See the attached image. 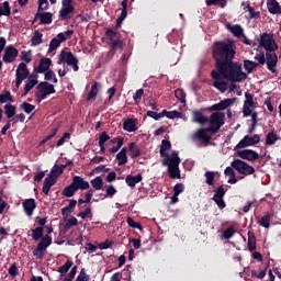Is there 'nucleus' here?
I'll return each mask as SVG.
<instances>
[{
    "label": "nucleus",
    "mask_w": 281,
    "mask_h": 281,
    "mask_svg": "<svg viewBox=\"0 0 281 281\" xmlns=\"http://www.w3.org/2000/svg\"><path fill=\"white\" fill-rule=\"evenodd\" d=\"M105 36L111 42L112 47H117L119 49H122V40H120V32L109 29L105 32Z\"/></svg>",
    "instance_id": "nucleus-16"
},
{
    "label": "nucleus",
    "mask_w": 281,
    "mask_h": 281,
    "mask_svg": "<svg viewBox=\"0 0 281 281\" xmlns=\"http://www.w3.org/2000/svg\"><path fill=\"white\" fill-rule=\"evenodd\" d=\"M143 179H144V177L140 173H138L136 176L128 175L125 178V183L128 186V188H135L137 186V183H142Z\"/></svg>",
    "instance_id": "nucleus-23"
},
{
    "label": "nucleus",
    "mask_w": 281,
    "mask_h": 281,
    "mask_svg": "<svg viewBox=\"0 0 281 281\" xmlns=\"http://www.w3.org/2000/svg\"><path fill=\"white\" fill-rule=\"evenodd\" d=\"M206 5H221V8H225V5H227V1H225V0H206Z\"/></svg>",
    "instance_id": "nucleus-56"
},
{
    "label": "nucleus",
    "mask_w": 281,
    "mask_h": 281,
    "mask_svg": "<svg viewBox=\"0 0 281 281\" xmlns=\"http://www.w3.org/2000/svg\"><path fill=\"white\" fill-rule=\"evenodd\" d=\"M266 58H267V56H265V52H262V50H259V52L255 55V60H257V63H258L259 65H265Z\"/></svg>",
    "instance_id": "nucleus-53"
},
{
    "label": "nucleus",
    "mask_w": 281,
    "mask_h": 281,
    "mask_svg": "<svg viewBox=\"0 0 281 281\" xmlns=\"http://www.w3.org/2000/svg\"><path fill=\"white\" fill-rule=\"evenodd\" d=\"M23 210L26 214V216H32L34 214V210H36V200L34 199H26L22 203Z\"/></svg>",
    "instance_id": "nucleus-22"
},
{
    "label": "nucleus",
    "mask_w": 281,
    "mask_h": 281,
    "mask_svg": "<svg viewBox=\"0 0 281 281\" xmlns=\"http://www.w3.org/2000/svg\"><path fill=\"white\" fill-rule=\"evenodd\" d=\"M72 186L76 190H89V182L85 181V179L79 176L74 177Z\"/></svg>",
    "instance_id": "nucleus-25"
},
{
    "label": "nucleus",
    "mask_w": 281,
    "mask_h": 281,
    "mask_svg": "<svg viewBox=\"0 0 281 281\" xmlns=\"http://www.w3.org/2000/svg\"><path fill=\"white\" fill-rule=\"evenodd\" d=\"M78 271V267L74 266L70 272L64 278V281H74L76 278V273Z\"/></svg>",
    "instance_id": "nucleus-55"
},
{
    "label": "nucleus",
    "mask_w": 281,
    "mask_h": 281,
    "mask_svg": "<svg viewBox=\"0 0 281 281\" xmlns=\"http://www.w3.org/2000/svg\"><path fill=\"white\" fill-rule=\"evenodd\" d=\"M45 248H42L41 246H36V248L33 250V256L37 259V260H43V258L45 257Z\"/></svg>",
    "instance_id": "nucleus-45"
},
{
    "label": "nucleus",
    "mask_w": 281,
    "mask_h": 281,
    "mask_svg": "<svg viewBox=\"0 0 281 281\" xmlns=\"http://www.w3.org/2000/svg\"><path fill=\"white\" fill-rule=\"evenodd\" d=\"M210 130L212 133H216L221 130V126L225 124V113L215 112L210 116Z\"/></svg>",
    "instance_id": "nucleus-11"
},
{
    "label": "nucleus",
    "mask_w": 281,
    "mask_h": 281,
    "mask_svg": "<svg viewBox=\"0 0 281 281\" xmlns=\"http://www.w3.org/2000/svg\"><path fill=\"white\" fill-rule=\"evenodd\" d=\"M76 15V7L74 0H61V9L59 10V19L61 21H69Z\"/></svg>",
    "instance_id": "nucleus-6"
},
{
    "label": "nucleus",
    "mask_w": 281,
    "mask_h": 281,
    "mask_svg": "<svg viewBox=\"0 0 281 281\" xmlns=\"http://www.w3.org/2000/svg\"><path fill=\"white\" fill-rule=\"evenodd\" d=\"M267 8L270 14H281L280 2L277 0H267Z\"/></svg>",
    "instance_id": "nucleus-24"
},
{
    "label": "nucleus",
    "mask_w": 281,
    "mask_h": 281,
    "mask_svg": "<svg viewBox=\"0 0 281 281\" xmlns=\"http://www.w3.org/2000/svg\"><path fill=\"white\" fill-rule=\"evenodd\" d=\"M128 16V12L126 10H122L121 14L119 15L116 20V27H122V23H124V20Z\"/></svg>",
    "instance_id": "nucleus-52"
},
{
    "label": "nucleus",
    "mask_w": 281,
    "mask_h": 281,
    "mask_svg": "<svg viewBox=\"0 0 281 281\" xmlns=\"http://www.w3.org/2000/svg\"><path fill=\"white\" fill-rule=\"evenodd\" d=\"M192 122L195 124H205V122H207V117L201 112H194Z\"/></svg>",
    "instance_id": "nucleus-36"
},
{
    "label": "nucleus",
    "mask_w": 281,
    "mask_h": 281,
    "mask_svg": "<svg viewBox=\"0 0 281 281\" xmlns=\"http://www.w3.org/2000/svg\"><path fill=\"white\" fill-rule=\"evenodd\" d=\"M80 218H93V214L91 213V207H87L85 211L79 212Z\"/></svg>",
    "instance_id": "nucleus-58"
},
{
    "label": "nucleus",
    "mask_w": 281,
    "mask_h": 281,
    "mask_svg": "<svg viewBox=\"0 0 281 281\" xmlns=\"http://www.w3.org/2000/svg\"><path fill=\"white\" fill-rule=\"evenodd\" d=\"M101 87L100 83L98 82H93L92 87L87 95V100H93V98H95L98 95V88Z\"/></svg>",
    "instance_id": "nucleus-41"
},
{
    "label": "nucleus",
    "mask_w": 281,
    "mask_h": 281,
    "mask_svg": "<svg viewBox=\"0 0 281 281\" xmlns=\"http://www.w3.org/2000/svg\"><path fill=\"white\" fill-rule=\"evenodd\" d=\"M127 225H130V227H132L133 229L142 231V224L135 222L133 217H127Z\"/></svg>",
    "instance_id": "nucleus-59"
},
{
    "label": "nucleus",
    "mask_w": 281,
    "mask_h": 281,
    "mask_svg": "<svg viewBox=\"0 0 281 281\" xmlns=\"http://www.w3.org/2000/svg\"><path fill=\"white\" fill-rule=\"evenodd\" d=\"M231 166L234 170H237L239 175H244L245 177H249V175H254L256 172V169L252 166L240 159H235L232 161Z\"/></svg>",
    "instance_id": "nucleus-9"
},
{
    "label": "nucleus",
    "mask_w": 281,
    "mask_h": 281,
    "mask_svg": "<svg viewBox=\"0 0 281 281\" xmlns=\"http://www.w3.org/2000/svg\"><path fill=\"white\" fill-rule=\"evenodd\" d=\"M90 183L94 190H102V186H104V181L102 180V177H97L92 179Z\"/></svg>",
    "instance_id": "nucleus-43"
},
{
    "label": "nucleus",
    "mask_w": 281,
    "mask_h": 281,
    "mask_svg": "<svg viewBox=\"0 0 281 281\" xmlns=\"http://www.w3.org/2000/svg\"><path fill=\"white\" fill-rule=\"evenodd\" d=\"M278 139H280V136H278V134H276L274 132H269L266 135V146H273V144H276Z\"/></svg>",
    "instance_id": "nucleus-34"
},
{
    "label": "nucleus",
    "mask_w": 281,
    "mask_h": 281,
    "mask_svg": "<svg viewBox=\"0 0 281 281\" xmlns=\"http://www.w3.org/2000/svg\"><path fill=\"white\" fill-rule=\"evenodd\" d=\"M15 87L19 89V87H21V82H23V80H25L27 76H30V70L27 69V65H25V63H21L18 66L15 70Z\"/></svg>",
    "instance_id": "nucleus-14"
},
{
    "label": "nucleus",
    "mask_w": 281,
    "mask_h": 281,
    "mask_svg": "<svg viewBox=\"0 0 281 281\" xmlns=\"http://www.w3.org/2000/svg\"><path fill=\"white\" fill-rule=\"evenodd\" d=\"M248 249L256 251V235L251 231L248 232Z\"/></svg>",
    "instance_id": "nucleus-35"
},
{
    "label": "nucleus",
    "mask_w": 281,
    "mask_h": 281,
    "mask_svg": "<svg viewBox=\"0 0 281 281\" xmlns=\"http://www.w3.org/2000/svg\"><path fill=\"white\" fill-rule=\"evenodd\" d=\"M36 85H38V76L31 75L29 77V79L26 80L24 93H30V91H32V89H34V87H36Z\"/></svg>",
    "instance_id": "nucleus-27"
},
{
    "label": "nucleus",
    "mask_w": 281,
    "mask_h": 281,
    "mask_svg": "<svg viewBox=\"0 0 281 281\" xmlns=\"http://www.w3.org/2000/svg\"><path fill=\"white\" fill-rule=\"evenodd\" d=\"M76 281H89V276H87V272L85 271V269H81Z\"/></svg>",
    "instance_id": "nucleus-64"
},
{
    "label": "nucleus",
    "mask_w": 281,
    "mask_h": 281,
    "mask_svg": "<svg viewBox=\"0 0 281 281\" xmlns=\"http://www.w3.org/2000/svg\"><path fill=\"white\" fill-rule=\"evenodd\" d=\"M20 109L22 111H24V113H32V111H34L36 109V106L32 105L31 103H27V102H23L21 105H20Z\"/></svg>",
    "instance_id": "nucleus-50"
},
{
    "label": "nucleus",
    "mask_w": 281,
    "mask_h": 281,
    "mask_svg": "<svg viewBox=\"0 0 281 281\" xmlns=\"http://www.w3.org/2000/svg\"><path fill=\"white\" fill-rule=\"evenodd\" d=\"M237 157L246 159V161H256V159H260V155L254 149H239L237 150Z\"/></svg>",
    "instance_id": "nucleus-15"
},
{
    "label": "nucleus",
    "mask_w": 281,
    "mask_h": 281,
    "mask_svg": "<svg viewBox=\"0 0 281 281\" xmlns=\"http://www.w3.org/2000/svg\"><path fill=\"white\" fill-rule=\"evenodd\" d=\"M247 11L249 13V19H258V16H260V12L256 11L251 4H247Z\"/></svg>",
    "instance_id": "nucleus-57"
},
{
    "label": "nucleus",
    "mask_w": 281,
    "mask_h": 281,
    "mask_svg": "<svg viewBox=\"0 0 281 281\" xmlns=\"http://www.w3.org/2000/svg\"><path fill=\"white\" fill-rule=\"evenodd\" d=\"M57 64L72 67L74 71H78V69H80L78 66V58H76L74 53L65 49L59 53Z\"/></svg>",
    "instance_id": "nucleus-5"
},
{
    "label": "nucleus",
    "mask_w": 281,
    "mask_h": 281,
    "mask_svg": "<svg viewBox=\"0 0 281 281\" xmlns=\"http://www.w3.org/2000/svg\"><path fill=\"white\" fill-rule=\"evenodd\" d=\"M175 95L177 98V100H179L180 102H186V92H183L181 89H177L175 91Z\"/></svg>",
    "instance_id": "nucleus-63"
},
{
    "label": "nucleus",
    "mask_w": 281,
    "mask_h": 281,
    "mask_svg": "<svg viewBox=\"0 0 281 281\" xmlns=\"http://www.w3.org/2000/svg\"><path fill=\"white\" fill-rule=\"evenodd\" d=\"M245 102H244V116L251 117L252 128H256V124H258V113L254 112V95L249 92H245Z\"/></svg>",
    "instance_id": "nucleus-4"
},
{
    "label": "nucleus",
    "mask_w": 281,
    "mask_h": 281,
    "mask_svg": "<svg viewBox=\"0 0 281 281\" xmlns=\"http://www.w3.org/2000/svg\"><path fill=\"white\" fill-rule=\"evenodd\" d=\"M256 67H258V64H256V61H251L249 59L244 60V68L247 74H251L254 69H256Z\"/></svg>",
    "instance_id": "nucleus-42"
},
{
    "label": "nucleus",
    "mask_w": 281,
    "mask_h": 281,
    "mask_svg": "<svg viewBox=\"0 0 281 281\" xmlns=\"http://www.w3.org/2000/svg\"><path fill=\"white\" fill-rule=\"evenodd\" d=\"M43 43V33L41 31H34L31 37V45L32 47H38Z\"/></svg>",
    "instance_id": "nucleus-33"
},
{
    "label": "nucleus",
    "mask_w": 281,
    "mask_h": 281,
    "mask_svg": "<svg viewBox=\"0 0 281 281\" xmlns=\"http://www.w3.org/2000/svg\"><path fill=\"white\" fill-rule=\"evenodd\" d=\"M211 128H199L191 135L193 142H200L201 144H210L212 136L210 135Z\"/></svg>",
    "instance_id": "nucleus-12"
},
{
    "label": "nucleus",
    "mask_w": 281,
    "mask_h": 281,
    "mask_svg": "<svg viewBox=\"0 0 281 281\" xmlns=\"http://www.w3.org/2000/svg\"><path fill=\"white\" fill-rule=\"evenodd\" d=\"M257 42L259 47H262L266 49V52H277L278 49V44L276 43L273 35L269 33L261 34L259 37H257Z\"/></svg>",
    "instance_id": "nucleus-7"
},
{
    "label": "nucleus",
    "mask_w": 281,
    "mask_h": 281,
    "mask_svg": "<svg viewBox=\"0 0 281 281\" xmlns=\"http://www.w3.org/2000/svg\"><path fill=\"white\" fill-rule=\"evenodd\" d=\"M170 143L164 139L160 146V156L165 157L162 159V166H167L170 179H181V170H179L181 158H179V153L177 151L169 155L168 150H170Z\"/></svg>",
    "instance_id": "nucleus-2"
},
{
    "label": "nucleus",
    "mask_w": 281,
    "mask_h": 281,
    "mask_svg": "<svg viewBox=\"0 0 281 281\" xmlns=\"http://www.w3.org/2000/svg\"><path fill=\"white\" fill-rule=\"evenodd\" d=\"M52 93H56V88L54 85L49 82H41L37 86V92L35 93L37 100L41 102L47 98V95H52Z\"/></svg>",
    "instance_id": "nucleus-10"
},
{
    "label": "nucleus",
    "mask_w": 281,
    "mask_h": 281,
    "mask_svg": "<svg viewBox=\"0 0 281 281\" xmlns=\"http://www.w3.org/2000/svg\"><path fill=\"white\" fill-rule=\"evenodd\" d=\"M76 192H78V190L74 186V182H71L70 186H68L64 189L63 194H64V196H74V194H76Z\"/></svg>",
    "instance_id": "nucleus-46"
},
{
    "label": "nucleus",
    "mask_w": 281,
    "mask_h": 281,
    "mask_svg": "<svg viewBox=\"0 0 281 281\" xmlns=\"http://www.w3.org/2000/svg\"><path fill=\"white\" fill-rule=\"evenodd\" d=\"M49 67H52V59L44 57L40 59V64L35 67V71L36 74H46V71H49Z\"/></svg>",
    "instance_id": "nucleus-20"
},
{
    "label": "nucleus",
    "mask_w": 281,
    "mask_h": 281,
    "mask_svg": "<svg viewBox=\"0 0 281 281\" xmlns=\"http://www.w3.org/2000/svg\"><path fill=\"white\" fill-rule=\"evenodd\" d=\"M21 60H23L24 63H32V52L23 50L21 55Z\"/></svg>",
    "instance_id": "nucleus-62"
},
{
    "label": "nucleus",
    "mask_w": 281,
    "mask_h": 281,
    "mask_svg": "<svg viewBox=\"0 0 281 281\" xmlns=\"http://www.w3.org/2000/svg\"><path fill=\"white\" fill-rule=\"evenodd\" d=\"M49 245H52V237L49 235H46L42 237L41 241L37 244V247L47 250V247H49Z\"/></svg>",
    "instance_id": "nucleus-40"
},
{
    "label": "nucleus",
    "mask_w": 281,
    "mask_h": 281,
    "mask_svg": "<svg viewBox=\"0 0 281 281\" xmlns=\"http://www.w3.org/2000/svg\"><path fill=\"white\" fill-rule=\"evenodd\" d=\"M4 114L9 120H11V117H14V115H16V106L12 104L4 105Z\"/></svg>",
    "instance_id": "nucleus-37"
},
{
    "label": "nucleus",
    "mask_w": 281,
    "mask_h": 281,
    "mask_svg": "<svg viewBox=\"0 0 281 281\" xmlns=\"http://www.w3.org/2000/svg\"><path fill=\"white\" fill-rule=\"evenodd\" d=\"M32 238L34 240H41V238H43V226H37L35 229H32Z\"/></svg>",
    "instance_id": "nucleus-47"
},
{
    "label": "nucleus",
    "mask_w": 281,
    "mask_h": 281,
    "mask_svg": "<svg viewBox=\"0 0 281 281\" xmlns=\"http://www.w3.org/2000/svg\"><path fill=\"white\" fill-rule=\"evenodd\" d=\"M236 234V231L234 229V227H228L226 231H224L223 236L226 240H229V238H232V236H234Z\"/></svg>",
    "instance_id": "nucleus-60"
},
{
    "label": "nucleus",
    "mask_w": 281,
    "mask_h": 281,
    "mask_svg": "<svg viewBox=\"0 0 281 281\" xmlns=\"http://www.w3.org/2000/svg\"><path fill=\"white\" fill-rule=\"evenodd\" d=\"M226 29L229 30L233 33V35L236 36V38H243L245 36V31L243 30V26L238 24H226Z\"/></svg>",
    "instance_id": "nucleus-26"
},
{
    "label": "nucleus",
    "mask_w": 281,
    "mask_h": 281,
    "mask_svg": "<svg viewBox=\"0 0 281 281\" xmlns=\"http://www.w3.org/2000/svg\"><path fill=\"white\" fill-rule=\"evenodd\" d=\"M147 116L151 117L153 120H161V117H164V112L161 113H157L155 111H147Z\"/></svg>",
    "instance_id": "nucleus-61"
},
{
    "label": "nucleus",
    "mask_w": 281,
    "mask_h": 281,
    "mask_svg": "<svg viewBox=\"0 0 281 281\" xmlns=\"http://www.w3.org/2000/svg\"><path fill=\"white\" fill-rule=\"evenodd\" d=\"M8 102H14V99L10 91L4 90L3 93L0 94V104H5Z\"/></svg>",
    "instance_id": "nucleus-38"
},
{
    "label": "nucleus",
    "mask_w": 281,
    "mask_h": 281,
    "mask_svg": "<svg viewBox=\"0 0 281 281\" xmlns=\"http://www.w3.org/2000/svg\"><path fill=\"white\" fill-rule=\"evenodd\" d=\"M117 166H126L128 164V156L126 155V147H123L120 153L116 154Z\"/></svg>",
    "instance_id": "nucleus-29"
},
{
    "label": "nucleus",
    "mask_w": 281,
    "mask_h": 281,
    "mask_svg": "<svg viewBox=\"0 0 281 281\" xmlns=\"http://www.w3.org/2000/svg\"><path fill=\"white\" fill-rule=\"evenodd\" d=\"M236 102L235 99H224L217 104H213L211 106V111H225V109H229V106L234 105Z\"/></svg>",
    "instance_id": "nucleus-21"
},
{
    "label": "nucleus",
    "mask_w": 281,
    "mask_h": 281,
    "mask_svg": "<svg viewBox=\"0 0 281 281\" xmlns=\"http://www.w3.org/2000/svg\"><path fill=\"white\" fill-rule=\"evenodd\" d=\"M204 177H205V183L207 186H214V171H206L204 173Z\"/></svg>",
    "instance_id": "nucleus-54"
},
{
    "label": "nucleus",
    "mask_w": 281,
    "mask_h": 281,
    "mask_svg": "<svg viewBox=\"0 0 281 281\" xmlns=\"http://www.w3.org/2000/svg\"><path fill=\"white\" fill-rule=\"evenodd\" d=\"M260 144V135H246L239 143L235 146V150L238 148H247L248 146H256Z\"/></svg>",
    "instance_id": "nucleus-13"
},
{
    "label": "nucleus",
    "mask_w": 281,
    "mask_h": 281,
    "mask_svg": "<svg viewBox=\"0 0 281 281\" xmlns=\"http://www.w3.org/2000/svg\"><path fill=\"white\" fill-rule=\"evenodd\" d=\"M259 225H261V227H266V229H269V227L271 225V215H269V214L263 215L259 220Z\"/></svg>",
    "instance_id": "nucleus-44"
},
{
    "label": "nucleus",
    "mask_w": 281,
    "mask_h": 281,
    "mask_svg": "<svg viewBox=\"0 0 281 281\" xmlns=\"http://www.w3.org/2000/svg\"><path fill=\"white\" fill-rule=\"evenodd\" d=\"M16 56H19V49H16L14 46H8L4 49L2 60L7 64L14 63V60H16Z\"/></svg>",
    "instance_id": "nucleus-17"
},
{
    "label": "nucleus",
    "mask_w": 281,
    "mask_h": 281,
    "mask_svg": "<svg viewBox=\"0 0 281 281\" xmlns=\"http://www.w3.org/2000/svg\"><path fill=\"white\" fill-rule=\"evenodd\" d=\"M36 19H40V23L42 25H49L52 23V13L49 12L37 13Z\"/></svg>",
    "instance_id": "nucleus-32"
},
{
    "label": "nucleus",
    "mask_w": 281,
    "mask_h": 281,
    "mask_svg": "<svg viewBox=\"0 0 281 281\" xmlns=\"http://www.w3.org/2000/svg\"><path fill=\"white\" fill-rule=\"evenodd\" d=\"M124 131H127V133H135L137 131V120L135 119H127L123 123Z\"/></svg>",
    "instance_id": "nucleus-28"
},
{
    "label": "nucleus",
    "mask_w": 281,
    "mask_h": 281,
    "mask_svg": "<svg viewBox=\"0 0 281 281\" xmlns=\"http://www.w3.org/2000/svg\"><path fill=\"white\" fill-rule=\"evenodd\" d=\"M117 194V189L113 184L105 186V196H115Z\"/></svg>",
    "instance_id": "nucleus-51"
},
{
    "label": "nucleus",
    "mask_w": 281,
    "mask_h": 281,
    "mask_svg": "<svg viewBox=\"0 0 281 281\" xmlns=\"http://www.w3.org/2000/svg\"><path fill=\"white\" fill-rule=\"evenodd\" d=\"M110 144H116L115 146L109 149V153H117L122 146H124V137L120 136L117 138L110 139Z\"/></svg>",
    "instance_id": "nucleus-30"
},
{
    "label": "nucleus",
    "mask_w": 281,
    "mask_h": 281,
    "mask_svg": "<svg viewBox=\"0 0 281 281\" xmlns=\"http://www.w3.org/2000/svg\"><path fill=\"white\" fill-rule=\"evenodd\" d=\"M234 41L226 40L222 42H215L213 47V58L216 63V69L211 72L213 78V87L225 93L231 82H243L247 80L246 72L243 71V65L240 63H234L232 59L236 56L234 49Z\"/></svg>",
    "instance_id": "nucleus-1"
},
{
    "label": "nucleus",
    "mask_w": 281,
    "mask_h": 281,
    "mask_svg": "<svg viewBox=\"0 0 281 281\" xmlns=\"http://www.w3.org/2000/svg\"><path fill=\"white\" fill-rule=\"evenodd\" d=\"M67 166H54L49 172V176L45 178L43 184V192L44 194H49V190H52V186L56 183V179L63 175V170H65Z\"/></svg>",
    "instance_id": "nucleus-3"
},
{
    "label": "nucleus",
    "mask_w": 281,
    "mask_h": 281,
    "mask_svg": "<svg viewBox=\"0 0 281 281\" xmlns=\"http://www.w3.org/2000/svg\"><path fill=\"white\" fill-rule=\"evenodd\" d=\"M10 16V2L4 1L0 3V18Z\"/></svg>",
    "instance_id": "nucleus-39"
},
{
    "label": "nucleus",
    "mask_w": 281,
    "mask_h": 281,
    "mask_svg": "<svg viewBox=\"0 0 281 281\" xmlns=\"http://www.w3.org/2000/svg\"><path fill=\"white\" fill-rule=\"evenodd\" d=\"M266 64L269 71L276 74V67H278V55L274 52H267Z\"/></svg>",
    "instance_id": "nucleus-18"
},
{
    "label": "nucleus",
    "mask_w": 281,
    "mask_h": 281,
    "mask_svg": "<svg viewBox=\"0 0 281 281\" xmlns=\"http://www.w3.org/2000/svg\"><path fill=\"white\" fill-rule=\"evenodd\" d=\"M74 267V261H66L65 265L59 267L58 272L63 276L64 273H67L69 271V268Z\"/></svg>",
    "instance_id": "nucleus-49"
},
{
    "label": "nucleus",
    "mask_w": 281,
    "mask_h": 281,
    "mask_svg": "<svg viewBox=\"0 0 281 281\" xmlns=\"http://www.w3.org/2000/svg\"><path fill=\"white\" fill-rule=\"evenodd\" d=\"M223 196H225V189L223 186H221L215 190V193L212 198L220 210H225V200H223Z\"/></svg>",
    "instance_id": "nucleus-19"
},
{
    "label": "nucleus",
    "mask_w": 281,
    "mask_h": 281,
    "mask_svg": "<svg viewBox=\"0 0 281 281\" xmlns=\"http://www.w3.org/2000/svg\"><path fill=\"white\" fill-rule=\"evenodd\" d=\"M45 80H50L55 85L58 82V78H56V72L54 70H47L44 75Z\"/></svg>",
    "instance_id": "nucleus-48"
},
{
    "label": "nucleus",
    "mask_w": 281,
    "mask_h": 281,
    "mask_svg": "<svg viewBox=\"0 0 281 281\" xmlns=\"http://www.w3.org/2000/svg\"><path fill=\"white\" fill-rule=\"evenodd\" d=\"M71 36H74L72 30H68V31L57 34V36L54 37L49 43L48 54H52V52H56V49H58V46L61 43H65V41H69V38H71Z\"/></svg>",
    "instance_id": "nucleus-8"
},
{
    "label": "nucleus",
    "mask_w": 281,
    "mask_h": 281,
    "mask_svg": "<svg viewBox=\"0 0 281 281\" xmlns=\"http://www.w3.org/2000/svg\"><path fill=\"white\" fill-rule=\"evenodd\" d=\"M111 139V136H109V134H106V132H103L100 134L99 136V147L101 153H106V142H109Z\"/></svg>",
    "instance_id": "nucleus-31"
}]
</instances>
